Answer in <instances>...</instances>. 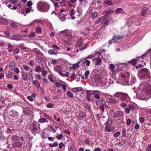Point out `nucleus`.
Listing matches in <instances>:
<instances>
[{"instance_id":"nucleus-1","label":"nucleus","mask_w":151,"mask_h":151,"mask_svg":"<svg viewBox=\"0 0 151 151\" xmlns=\"http://www.w3.org/2000/svg\"><path fill=\"white\" fill-rule=\"evenodd\" d=\"M114 96L119 99L122 101H127L129 99L128 95L126 93L120 92H116Z\"/></svg>"},{"instance_id":"nucleus-2","label":"nucleus","mask_w":151,"mask_h":151,"mask_svg":"<svg viewBox=\"0 0 151 151\" xmlns=\"http://www.w3.org/2000/svg\"><path fill=\"white\" fill-rule=\"evenodd\" d=\"M138 73L142 77H150V76L149 71L145 68L140 69L138 71Z\"/></svg>"},{"instance_id":"nucleus-3","label":"nucleus","mask_w":151,"mask_h":151,"mask_svg":"<svg viewBox=\"0 0 151 151\" xmlns=\"http://www.w3.org/2000/svg\"><path fill=\"white\" fill-rule=\"evenodd\" d=\"M139 60L137 58L133 59L131 60L128 61L127 63H121L118 64V65H120L123 64L126 66L128 65H132L133 66L135 65L137 63H138Z\"/></svg>"},{"instance_id":"nucleus-4","label":"nucleus","mask_w":151,"mask_h":151,"mask_svg":"<svg viewBox=\"0 0 151 151\" xmlns=\"http://www.w3.org/2000/svg\"><path fill=\"white\" fill-rule=\"evenodd\" d=\"M109 68L111 70V73L113 75L116 74L119 71L122 70V67H109Z\"/></svg>"},{"instance_id":"nucleus-5","label":"nucleus","mask_w":151,"mask_h":151,"mask_svg":"<svg viewBox=\"0 0 151 151\" xmlns=\"http://www.w3.org/2000/svg\"><path fill=\"white\" fill-rule=\"evenodd\" d=\"M109 17V14L104 15L101 17L102 18V24L103 26H106L110 22V19H108Z\"/></svg>"},{"instance_id":"nucleus-6","label":"nucleus","mask_w":151,"mask_h":151,"mask_svg":"<svg viewBox=\"0 0 151 151\" xmlns=\"http://www.w3.org/2000/svg\"><path fill=\"white\" fill-rule=\"evenodd\" d=\"M86 46V44L83 43V42L82 40H79L77 41L76 47H79V49L80 50H82L85 49Z\"/></svg>"},{"instance_id":"nucleus-7","label":"nucleus","mask_w":151,"mask_h":151,"mask_svg":"<svg viewBox=\"0 0 151 151\" xmlns=\"http://www.w3.org/2000/svg\"><path fill=\"white\" fill-rule=\"evenodd\" d=\"M120 77L125 81L127 82L129 81V72H126L125 73L121 74L120 75Z\"/></svg>"},{"instance_id":"nucleus-8","label":"nucleus","mask_w":151,"mask_h":151,"mask_svg":"<svg viewBox=\"0 0 151 151\" xmlns=\"http://www.w3.org/2000/svg\"><path fill=\"white\" fill-rule=\"evenodd\" d=\"M122 36H117L115 35L113 36L112 40L113 41L114 43H118L122 41Z\"/></svg>"},{"instance_id":"nucleus-9","label":"nucleus","mask_w":151,"mask_h":151,"mask_svg":"<svg viewBox=\"0 0 151 151\" xmlns=\"http://www.w3.org/2000/svg\"><path fill=\"white\" fill-rule=\"evenodd\" d=\"M124 115V113L122 111H116L113 114V117L115 118H118L123 117Z\"/></svg>"},{"instance_id":"nucleus-10","label":"nucleus","mask_w":151,"mask_h":151,"mask_svg":"<svg viewBox=\"0 0 151 151\" xmlns=\"http://www.w3.org/2000/svg\"><path fill=\"white\" fill-rule=\"evenodd\" d=\"M22 144L23 143L20 141L15 142L13 144L12 147L14 148H19L22 146Z\"/></svg>"},{"instance_id":"nucleus-11","label":"nucleus","mask_w":151,"mask_h":151,"mask_svg":"<svg viewBox=\"0 0 151 151\" xmlns=\"http://www.w3.org/2000/svg\"><path fill=\"white\" fill-rule=\"evenodd\" d=\"M10 38L12 40L18 41L21 39L22 37L20 35L15 34L12 35Z\"/></svg>"},{"instance_id":"nucleus-12","label":"nucleus","mask_w":151,"mask_h":151,"mask_svg":"<svg viewBox=\"0 0 151 151\" xmlns=\"http://www.w3.org/2000/svg\"><path fill=\"white\" fill-rule=\"evenodd\" d=\"M144 90L146 93L150 94L151 92V87L150 85L147 84L144 87Z\"/></svg>"},{"instance_id":"nucleus-13","label":"nucleus","mask_w":151,"mask_h":151,"mask_svg":"<svg viewBox=\"0 0 151 151\" xmlns=\"http://www.w3.org/2000/svg\"><path fill=\"white\" fill-rule=\"evenodd\" d=\"M106 101L108 103L111 104H116L119 102V100L115 99H111L110 98H107Z\"/></svg>"},{"instance_id":"nucleus-14","label":"nucleus","mask_w":151,"mask_h":151,"mask_svg":"<svg viewBox=\"0 0 151 151\" xmlns=\"http://www.w3.org/2000/svg\"><path fill=\"white\" fill-rule=\"evenodd\" d=\"M100 92L99 91H93L91 94L94 96V97L96 99H100Z\"/></svg>"},{"instance_id":"nucleus-15","label":"nucleus","mask_w":151,"mask_h":151,"mask_svg":"<svg viewBox=\"0 0 151 151\" xmlns=\"http://www.w3.org/2000/svg\"><path fill=\"white\" fill-rule=\"evenodd\" d=\"M79 63H81V65L82 66L85 65V64H86V66H88L90 64V61L88 60L85 59L83 61L78 62V65H77L76 66H79Z\"/></svg>"},{"instance_id":"nucleus-16","label":"nucleus","mask_w":151,"mask_h":151,"mask_svg":"<svg viewBox=\"0 0 151 151\" xmlns=\"http://www.w3.org/2000/svg\"><path fill=\"white\" fill-rule=\"evenodd\" d=\"M45 5L42 2H39L37 4V7L38 9L41 10H44L45 8Z\"/></svg>"},{"instance_id":"nucleus-17","label":"nucleus","mask_w":151,"mask_h":151,"mask_svg":"<svg viewBox=\"0 0 151 151\" xmlns=\"http://www.w3.org/2000/svg\"><path fill=\"white\" fill-rule=\"evenodd\" d=\"M94 80L96 83L100 82L101 80V76L98 74L95 75L94 77Z\"/></svg>"},{"instance_id":"nucleus-18","label":"nucleus","mask_w":151,"mask_h":151,"mask_svg":"<svg viewBox=\"0 0 151 151\" xmlns=\"http://www.w3.org/2000/svg\"><path fill=\"white\" fill-rule=\"evenodd\" d=\"M147 9L146 7H144L143 8L141 13V16L142 17H144L145 14H147Z\"/></svg>"},{"instance_id":"nucleus-19","label":"nucleus","mask_w":151,"mask_h":151,"mask_svg":"<svg viewBox=\"0 0 151 151\" xmlns=\"http://www.w3.org/2000/svg\"><path fill=\"white\" fill-rule=\"evenodd\" d=\"M7 47L8 48V51L10 52H11L13 51V48L15 47V46L12 44L11 43H8L7 45Z\"/></svg>"},{"instance_id":"nucleus-20","label":"nucleus","mask_w":151,"mask_h":151,"mask_svg":"<svg viewBox=\"0 0 151 151\" xmlns=\"http://www.w3.org/2000/svg\"><path fill=\"white\" fill-rule=\"evenodd\" d=\"M97 103L99 106H104L106 104V102L104 100L101 99L97 101Z\"/></svg>"},{"instance_id":"nucleus-21","label":"nucleus","mask_w":151,"mask_h":151,"mask_svg":"<svg viewBox=\"0 0 151 151\" xmlns=\"http://www.w3.org/2000/svg\"><path fill=\"white\" fill-rule=\"evenodd\" d=\"M115 13L117 14L121 13L122 14H124L125 12L122 8L117 9L115 11Z\"/></svg>"},{"instance_id":"nucleus-22","label":"nucleus","mask_w":151,"mask_h":151,"mask_svg":"<svg viewBox=\"0 0 151 151\" xmlns=\"http://www.w3.org/2000/svg\"><path fill=\"white\" fill-rule=\"evenodd\" d=\"M48 53L50 55H56L58 53V52H56L54 49H51L48 51Z\"/></svg>"},{"instance_id":"nucleus-23","label":"nucleus","mask_w":151,"mask_h":151,"mask_svg":"<svg viewBox=\"0 0 151 151\" xmlns=\"http://www.w3.org/2000/svg\"><path fill=\"white\" fill-rule=\"evenodd\" d=\"M126 129L124 127H122V137H124V138H126V137L127 134L126 133Z\"/></svg>"},{"instance_id":"nucleus-24","label":"nucleus","mask_w":151,"mask_h":151,"mask_svg":"<svg viewBox=\"0 0 151 151\" xmlns=\"http://www.w3.org/2000/svg\"><path fill=\"white\" fill-rule=\"evenodd\" d=\"M51 48H53L56 52H58V50H60V47L57 45L55 44H52V47H50Z\"/></svg>"},{"instance_id":"nucleus-25","label":"nucleus","mask_w":151,"mask_h":151,"mask_svg":"<svg viewBox=\"0 0 151 151\" xmlns=\"http://www.w3.org/2000/svg\"><path fill=\"white\" fill-rule=\"evenodd\" d=\"M96 60L95 65H100L101 64V59L99 58H95Z\"/></svg>"},{"instance_id":"nucleus-26","label":"nucleus","mask_w":151,"mask_h":151,"mask_svg":"<svg viewBox=\"0 0 151 151\" xmlns=\"http://www.w3.org/2000/svg\"><path fill=\"white\" fill-rule=\"evenodd\" d=\"M32 82L35 86H36L37 88H38L40 87V84L37 80H34L32 81Z\"/></svg>"},{"instance_id":"nucleus-27","label":"nucleus","mask_w":151,"mask_h":151,"mask_svg":"<svg viewBox=\"0 0 151 151\" xmlns=\"http://www.w3.org/2000/svg\"><path fill=\"white\" fill-rule=\"evenodd\" d=\"M11 138L12 140L15 141H19V137L16 135H13L11 137Z\"/></svg>"},{"instance_id":"nucleus-28","label":"nucleus","mask_w":151,"mask_h":151,"mask_svg":"<svg viewBox=\"0 0 151 151\" xmlns=\"http://www.w3.org/2000/svg\"><path fill=\"white\" fill-rule=\"evenodd\" d=\"M67 96L68 97L74 99V96L73 95V93L70 91H67L66 92Z\"/></svg>"},{"instance_id":"nucleus-29","label":"nucleus","mask_w":151,"mask_h":151,"mask_svg":"<svg viewBox=\"0 0 151 151\" xmlns=\"http://www.w3.org/2000/svg\"><path fill=\"white\" fill-rule=\"evenodd\" d=\"M35 94H32L30 96H28L27 99L29 101H33V97H35Z\"/></svg>"},{"instance_id":"nucleus-30","label":"nucleus","mask_w":151,"mask_h":151,"mask_svg":"<svg viewBox=\"0 0 151 151\" xmlns=\"http://www.w3.org/2000/svg\"><path fill=\"white\" fill-rule=\"evenodd\" d=\"M106 126L105 127L104 129L107 132H111L112 129L111 128V127L110 125H105Z\"/></svg>"},{"instance_id":"nucleus-31","label":"nucleus","mask_w":151,"mask_h":151,"mask_svg":"<svg viewBox=\"0 0 151 151\" xmlns=\"http://www.w3.org/2000/svg\"><path fill=\"white\" fill-rule=\"evenodd\" d=\"M32 9V7L25 8V9H24V10L23 11V13H24V12L26 14L29 13L31 11Z\"/></svg>"},{"instance_id":"nucleus-32","label":"nucleus","mask_w":151,"mask_h":151,"mask_svg":"<svg viewBox=\"0 0 151 151\" xmlns=\"http://www.w3.org/2000/svg\"><path fill=\"white\" fill-rule=\"evenodd\" d=\"M10 26L13 28H16L18 27V25L15 22H11L10 24Z\"/></svg>"},{"instance_id":"nucleus-33","label":"nucleus","mask_w":151,"mask_h":151,"mask_svg":"<svg viewBox=\"0 0 151 151\" xmlns=\"http://www.w3.org/2000/svg\"><path fill=\"white\" fill-rule=\"evenodd\" d=\"M62 67H55L54 68L55 71L60 72L62 71Z\"/></svg>"},{"instance_id":"nucleus-34","label":"nucleus","mask_w":151,"mask_h":151,"mask_svg":"<svg viewBox=\"0 0 151 151\" xmlns=\"http://www.w3.org/2000/svg\"><path fill=\"white\" fill-rule=\"evenodd\" d=\"M22 79L25 81L27 80L28 77L27 75L24 72H23L22 73Z\"/></svg>"},{"instance_id":"nucleus-35","label":"nucleus","mask_w":151,"mask_h":151,"mask_svg":"<svg viewBox=\"0 0 151 151\" xmlns=\"http://www.w3.org/2000/svg\"><path fill=\"white\" fill-rule=\"evenodd\" d=\"M69 151H76V148L73 144H71L68 149Z\"/></svg>"},{"instance_id":"nucleus-36","label":"nucleus","mask_w":151,"mask_h":151,"mask_svg":"<svg viewBox=\"0 0 151 151\" xmlns=\"http://www.w3.org/2000/svg\"><path fill=\"white\" fill-rule=\"evenodd\" d=\"M7 77L8 78H12V77L13 73L10 71H8L6 73Z\"/></svg>"},{"instance_id":"nucleus-37","label":"nucleus","mask_w":151,"mask_h":151,"mask_svg":"<svg viewBox=\"0 0 151 151\" xmlns=\"http://www.w3.org/2000/svg\"><path fill=\"white\" fill-rule=\"evenodd\" d=\"M59 75L63 77L66 76L67 77H68L69 76V73L68 72H66L65 74L64 73H62L61 71L59 73Z\"/></svg>"},{"instance_id":"nucleus-38","label":"nucleus","mask_w":151,"mask_h":151,"mask_svg":"<svg viewBox=\"0 0 151 151\" xmlns=\"http://www.w3.org/2000/svg\"><path fill=\"white\" fill-rule=\"evenodd\" d=\"M128 107L129 108L130 110L131 111H133L134 109H135L134 105H132L130 104H129L128 106Z\"/></svg>"},{"instance_id":"nucleus-39","label":"nucleus","mask_w":151,"mask_h":151,"mask_svg":"<svg viewBox=\"0 0 151 151\" xmlns=\"http://www.w3.org/2000/svg\"><path fill=\"white\" fill-rule=\"evenodd\" d=\"M48 127L50 129H51L50 130V131H51L52 130L53 133H55L56 132V130L55 129V128L52 125H49L48 126Z\"/></svg>"},{"instance_id":"nucleus-40","label":"nucleus","mask_w":151,"mask_h":151,"mask_svg":"<svg viewBox=\"0 0 151 151\" xmlns=\"http://www.w3.org/2000/svg\"><path fill=\"white\" fill-rule=\"evenodd\" d=\"M35 31L38 34H41L42 32L41 28L40 27H37L35 29Z\"/></svg>"},{"instance_id":"nucleus-41","label":"nucleus","mask_w":151,"mask_h":151,"mask_svg":"<svg viewBox=\"0 0 151 151\" xmlns=\"http://www.w3.org/2000/svg\"><path fill=\"white\" fill-rule=\"evenodd\" d=\"M113 123L112 120L109 118L107 121L105 123V125H109Z\"/></svg>"},{"instance_id":"nucleus-42","label":"nucleus","mask_w":151,"mask_h":151,"mask_svg":"<svg viewBox=\"0 0 151 151\" xmlns=\"http://www.w3.org/2000/svg\"><path fill=\"white\" fill-rule=\"evenodd\" d=\"M105 107L104 106H99V109L100 111L101 114L102 115L104 112Z\"/></svg>"},{"instance_id":"nucleus-43","label":"nucleus","mask_w":151,"mask_h":151,"mask_svg":"<svg viewBox=\"0 0 151 151\" xmlns=\"http://www.w3.org/2000/svg\"><path fill=\"white\" fill-rule=\"evenodd\" d=\"M104 3L106 4L109 5H111L112 4V2L111 1L108 0L105 1L104 2Z\"/></svg>"},{"instance_id":"nucleus-44","label":"nucleus","mask_w":151,"mask_h":151,"mask_svg":"<svg viewBox=\"0 0 151 151\" xmlns=\"http://www.w3.org/2000/svg\"><path fill=\"white\" fill-rule=\"evenodd\" d=\"M40 22V20H35L34 21H32L30 24V25L31 26H32L34 25L35 23H39Z\"/></svg>"},{"instance_id":"nucleus-45","label":"nucleus","mask_w":151,"mask_h":151,"mask_svg":"<svg viewBox=\"0 0 151 151\" xmlns=\"http://www.w3.org/2000/svg\"><path fill=\"white\" fill-rule=\"evenodd\" d=\"M98 13L97 12H95L91 14V17L93 18H95L97 17Z\"/></svg>"},{"instance_id":"nucleus-46","label":"nucleus","mask_w":151,"mask_h":151,"mask_svg":"<svg viewBox=\"0 0 151 151\" xmlns=\"http://www.w3.org/2000/svg\"><path fill=\"white\" fill-rule=\"evenodd\" d=\"M79 119H80L83 120L84 117V116L83 112H81L79 114Z\"/></svg>"},{"instance_id":"nucleus-47","label":"nucleus","mask_w":151,"mask_h":151,"mask_svg":"<svg viewBox=\"0 0 151 151\" xmlns=\"http://www.w3.org/2000/svg\"><path fill=\"white\" fill-rule=\"evenodd\" d=\"M46 119L45 118H43L40 119L38 121V122L40 123H43L45 122L46 121Z\"/></svg>"},{"instance_id":"nucleus-48","label":"nucleus","mask_w":151,"mask_h":151,"mask_svg":"<svg viewBox=\"0 0 151 151\" xmlns=\"http://www.w3.org/2000/svg\"><path fill=\"white\" fill-rule=\"evenodd\" d=\"M139 120L140 123H143L145 122V119L144 117H140L139 118Z\"/></svg>"},{"instance_id":"nucleus-49","label":"nucleus","mask_w":151,"mask_h":151,"mask_svg":"<svg viewBox=\"0 0 151 151\" xmlns=\"http://www.w3.org/2000/svg\"><path fill=\"white\" fill-rule=\"evenodd\" d=\"M84 142L86 144H89L91 143V141L88 138H86L84 140Z\"/></svg>"},{"instance_id":"nucleus-50","label":"nucleus","mask_w":151,"mask_h":151,"mask_svg":"<svg viewBox=\"0 0 151 151\" xmlns=\"http://www.w3.org/2000/svg\"><path fill=\"white\" fill-rule=\"evenodd\" d=\"M54 106V104L52 103H49L46 105V106L48 108H52Z\"/></svg>"},{"instance_id":"nucleus-51","label":"nucleus","mask_w":151,"mask_h":151,"mask_svg":"<svg viewBox=\"0 0 151 151\" xmlns=\"http://www.w3.org/2000/svg\"><path fill=\"white\" fill-rule=\"evenodd\" d=\"M42 69L40 67H36L35 68V71L36 72H40L42 71Z\"/></svg>"},{"instance_id":"nucleus-52","label":"nucleus","mask_w":151,"mask_h":151,"mask_svg":"<svg viewBox=\"0 0 151 151\" xmlns=\"http://www.w3.org/2000/svg\"><path fill=\"white\" fill-rule=\"evenodd\" d=\"M8 6L9 8H10L11 9H13L14 10H15L17 8V6H13V7L11 8V7H12V5L11 4H9Z\"/></svg>"},{"instance_id":"nucleus-53","label":"nucleus","mask_w":151,"mask_h":151,"mask_svg":"<svg viewBox=\"0 0 151 151\" xmlns=\"http://www.w3.org/2000/svg\"><path fill=\"white\" fill-rule=\"evenodd\" d=\"M19 47L21 48L23 50H25L27 48L25 47L24 45L23 44H22L19 45Z\"/></svg>"},{"instance_id":"nucleus-54","label":"nucleus","mask_w":151,"mask_h":151,"mask_svg":"<svg viewBox=\"0 0 151 151\" xmlns=\"http://www.w3.org/2000/svg\"><path fill=\"white\" fill-rule=\"evenodd\" d=\"M102 20V18H101V17L99 19L97 20H96L95 21V22H94V24H99V23H100V22H101Z\"/></svg>"},{"instance_id":"nucleus-55","label":"nucleus","mask_w":151,"mask_h":151,"mask_svg":"<svg viewBox=\"0 0 151 151\" xmlns=\"http://www.w3.org/2000/svg\"><path fill=\"white\" fill-rule=\"evenodd\" d=\"M127 122H126V124L127 126H129L130 125L131 122L132 121L131 119L130 118H128L127 119H126Z\"/></svg>"},{"instance_id":"nucleus-56","label":"nucleus","mask_w":151,"mask_h":151,"mask_svg":"<svg viewBox=\"0 0 151 151\" xmlns=\"http://www.w3.org/2000/svg\"><path fill=\"white\" fill-rule=\"evenodd\" d=\"M141 63L139 64L138 66H144L146 65V62H145L144 61H142L141 62Z\"/></svg>"},{"instance_id":"nucleus-57","label":"nucleus","mask_w":151,"mask_h":151,"mask_svg":"<svg viewBox=\"0 0 151 151\" xmlns=\"http://www.w3.org/2000/svg\"><path fill=\"white\" fill-rule=\"evenodd\" d=\"M125 112L127 114H130V110L128 107L125 108Z\"/></svg>"},{"instance_id":"nucleus-58","label":"nucleus","mask_w":151,"mask_h":151,"mask_svg":"<svg viewBox=\"0 0 151 151\" xmlns=\"http://www.w3.org/2000/svg\"><path fill=\"white\" fill-rule=\"evenodd\" d=\"M32 5V1H29L27 2V5L28 7H31V6Z\"/></svg>"},{"instance_id":"nucleus-59","label":"nucleus","mask_w":151,"mask_h":151,"mask_svg":"<svg viewBox=\"0 0 151 151\" xmlns=\"http://www.w3.org/2000/svg\"><path fill=\"white\" fill-rule=\"evenodd\" d=\"M56 137L58 139L61 140L63 137V135L61 134H59L58 136H56Z\"/></svg>"},{"instance_id":"nucleus-60","label":"nucleus","mask_w":151,"mask_h":151,"mask_svg":"<svg viewBox=\"0 0 151 151\" xmlns=\"http://www.w3.org/2000/svg\"><path fill=\"white\" fill-rule=\"evenodd\" d=\"M127 105V104L126 103H122L120 104V106L123 108H125Z\"/></svg>"},{"instance_id":"nucleus-61","label":"nucleus","mask_w":151,"mask_h":151,"mask_svg":"<svg viewBox=\"0 0 151 151\" xmlns=\"http://www.w3.org/2000/svg\"><path fill=\"white\" fill-rule=\"evenodd\" d=\"M120 134V132H117L116 133H114L113 134V136L115 137H119Z\"/></svg>"},{"instance_id":"nucleus-62","label":"nucleus","mask_w":151,"mask_h":151,"mask_svg":"<svg viewBox=\"0 0 151 151\" xmlns=\"http://www.w3.org/2000/svg\"><path fill=\"white\" fill-rule=\"evenodd\" d=\"M37 130V127L36 125H33V129L32 131L34 132H36Z\"/></svg>"},{"instance_id":"nucleus-63","label":"nucleus","mask_w":151,"mask_h":151,"mask_svg":"<svg viewBox=\"0 0 151 151\" xmlns=\"http://www.w3.org/2000/svg\"><path fill=\"white\" fill-rule=\"evenodd\" d=\"M48 77V79L51 81L52 82L53 81L52 76L51 74L49 75Z\"/></svg>"},{"instance_id":"nucleus-64","label":"nucleus","mask_w":151,"mask_h":151,"mask_svg":"<svg viewBox=\"0 0 151 151\" xmlns=\"http://www.w3.org/2000/svg\"><path fill=\"white\" fill-rule=\"evenodd\" d=\"M146 151H151V145L149 144L147 146Z\"/></svg>"}]
</instances>
